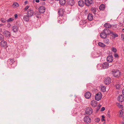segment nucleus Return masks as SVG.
Here are the masks:
<instances>
[{"label": "nucleus", "instance_id": "nucleus-38", "mask_svg": "<svg viewBox=\"0 0 124 124\" xmlns=\"http://www.w3.org/2000/svg\"><path fill=\"white\" fill-rule=\"evenodd\" d=\"M86 23V21L85 20L81 21L80 23V24L81 25H83L85 24Z\"/></svg>", "mask_w": 124, "mask_h": 124}, {"label": "nucleus", "instance_id": "nucleus-31", "mask_svg": "<svg viewBox=\"0 0 124 124\" xmlns=\"http://www.w3.org/2000/svg\"><path fill=\"white\" fill-rule=\"evenodd\" d=\"M121 85L119 84H116V87L117 89H120L121 86Z\"/></svg>", "mask_w": 124, "mask_h": 124}, {"label": "nucleus", "instance_id": "nucleus-50", "mask_svg": "<svg viewBox=\"0 0 124 124\" xmlns=\"http://www.w3.org/2000/svg\"><path fill=\"white\" fill-rule=\"evenodd\" d=\"M105 110V108L104 107H102L101 109V111H103Z\"/></svg>", "mask_w": 124, "mask_h": 124}, {"label": "nucleus", "instance_id": "nucleus-56", "mask_svg": "<svg viewBox=\"0 0 124 124\" xmlns=\"http://www.w3.org/2000/svg\"><path fill=\"white\" fill-rule=\"evenodd\" d=\"M120 105V104L119 103H117V105L118 106V107Z\"/></svg>", "mask_w": 124, "mask_h": 124}, {"label": "nucleus", "instance_id": "nucleus-35", "mask_svg": "<svg viewBox=\"0 0 124 124\" xmlns=\"http://www.w3.org/2000/svg\"><path fill=\"white\" fill-rule=\"evenodd\" d=\"M14 20V18H10L7 20V22L8 23Z\"/></svg>", "mask_w": 124, "mask_h": 124}, {"label": "nucleus", "instance_id": "nucleus-22", "mask_svg": "<svg viewBox=\"0 0 124 124\" xmlns=\"http://www.w3.org/2000/svg\"><path fill=\"white\" fill-rule=\"evenodd\" d=\"M104 26L106 28H110L111 27L112 25L109 23H106L104 24Z\"/></svg>", "mask_w": 124, "mask_h": 124}, {"label": "nucleus", "instance_id": "nucleus-16", "mask_svg": "<svg viewBox=\"0 0 124 124\" xmlns=\"http://www.w3.org/2000/svg\"><path fill=\"white\" fill-rule=\"evenodd\" d=\"M118 100L120 102H122L124 101V97L122 95L118 96Z\"/></svg>", "mask_w": 124, "mask_h": 124}, {"label": "nucleus", "instance_id": "nucleus-7", "mask_svg": "<svg viewBox=\"0 0 124 124\" xmlns=\"http://www.w3.org/2000/svg\"><path fill=\"white\" fill-rule=\"evenodd\" d=\"M1 47L6 48L7 46V42L4 40L1 41L0 43Z\"/></svg>", "mask_w": 124, "mask_h": 124}, {"label": "nucleus", "instance_id": "nucleus-28", "mask_svg": "<svg viewBox=\"0 0 124 124\" xmlns=\"http://www.w3.org/2000/svg\"><path fill=\"white\" fill-rule=\"evenodd\" d=\"M102 64H98L97 66V70H100L102 69Z\"/></svg>", "mask_w": 124, "mask_h": 124}, {"label": "nucleus", "instance_id": "nucleus-18", "mask_svg": "<svg viewBox=\"0 0 124 124\" xmlns=\"http://www.w3.org/2000/svg\"><path fill=\"white\" fill-rule=\"evenodd\" d=\"M107 61L108 62H112L113 60V57L112 55H109L107 58Z\"/></svg>", "mask_w": 124, "mask_h": 124}, {"label": "nucleus", "instance_id": "nucleus-48", "mask_svg": "<svg viewBox=\"0 0 124 124\" xmlns=\"http://www.w3.org/2000/svg\"><path fill=\"white\" fill-rule=\"evenodd\" d=\"M100 120V119L99 118H97L96 119V122H98Z\"/></svg>", "mask_w": 124, "mask_h": 124}, {"label": "nucleus", "instance_id": "nucleus-24", "mask_svg": "<svg viewBox=\"0 0 124 124\" xmlns=\"http://www.w3.org/2000/svg\"><path fill=\"white\" fill-rule=\"evenodd\" d=\"M97 101L93 100L91 102V105H92L93 107H95L97 105Z\"/></svg>", "mask_w": 124, "mask_h": 124}, {"label": "nucleus", "instance_id": "nucleus-52", "mask_svg": "<svg viewBox=\"0 0 124 124\" xmlns=\"http://www.w3.org/2000/svg\"><path fill=\"white\" fill-rule=\"evenodd\" d=\"M17 15L16 14L14 15V16L15 18H16L17 17Z\"/></svg>", "mask_w": 124, "mask_h": 124}, {"label": "nucleus", "instance_id": "nucleus-44", "mask_svg": "<svg viewBox=\"0 0 124 124\" xmlns=\"http://www.w3.org/2000/svg\"><path fill=\"white\" fill-rule=\"evenodd\" d=\"M121 38L122 40L124 41V35L123 34H121Z\"/></svg>", "mask_w": 124, "mask_h": 124}, {"label": "nucleus", "instance_id": "nucleus-26", "mask_svg": "<svg viewBox=\"0 0 124 124\" xmlns=\"http://www.w3.org/2000/svg\"><path fill=\"white\" fill-rule=\"evenodd\" d=\"M34 14L36 17L39 18L40 17V14L39 12L36 11L34 13Z\"/></svg>", "mask_w": 124, "mask_h": 124}, {"label": "nucleus", "instance_id": "nucleus-62", "mask_svg": "<svg viewBox=\"0 0 124 124\" xmlns=\"http://www.w3.org/2000/svg\"><path fill=\"white\" fill-rule=\"evenodd\" d=\"M42 0V1H44L46 0Z\"/></svg>", "mask_w": 124, "mask_h": 124}, {"label": "nucleus", "instance_id": "nucleus-8", "mask_svg": "<svg viewBox=\"0 0 124 124\" xmlns=\"http://www.w3.org/2000/svg\"><path fill=\"white\" fill-rule=\"evenodd\" d=\"M39 10L40 13H43L45 11V8L43 6L40 7L39 8Z\"/></svg>", "mask_w": 124, "mask_h": 124}, {"label": "nucleus", "instance_id": "nucleus-13", "mask_svg": "<svg viewBox=\"0 0 124 124\" xmlns=\"http://www.w3.org/2000/svg\"><path fill=\"white\" fill-rule=\"evenodd\" d=\"M30 17L26 14V13L25 15H24L23 16V20L24 21L28 22L29 20Z\"/></svg>", "mask_w": 124, "mask_h": 124}, {"label": "nucleus", "instance_id": "nucleus-30", "mask_svg": "<svg viewBox=\"0 0 124 124\" xmlns=\"http://www.w3.org/2000/svg\"><path fill=\"white\" fill-rule=\"evenodd\" d=\"M98 44L99 46L101 47H104L106 46V45L104 44L101 42H99Z\"/></svg>", "mask_w": 124, "mask_h": 124}, {"label": "nucleus", "instance_id": "nucleus-49", "mask_svg": "<svg viewBox=\"0 0 124 124\" xmlns=\"http://www.w3.org/2000/svg\"><path fill=\"white\" fill-rule=\"evenodd\" d=\"M102 120L103 121H105V119H104L105 118V117L104 115H102Z\"/></svg>", "mask_w": 124, "mask_h": 124}, {"label": "nucleus", "instance_id": "nucleus-40", "mask_svg": "<svg viewBox=\"0 0 124 124\" xmlns=\"http://www.w3.org/2000/svg\"><path fill=\"white\" fill-rule=\"evenodd\" d=\"M16 6V7H18L19 6L17 2H15L14 3V4H13V6Z\"/></svg>", "mask_w": 124, "mask_h": 124}, {"label": "nucleus", "instance_id": "nucleus-58", "mask_svg": "<svg viewBox=\"0 0 124 124\" xmlns=\"http://www.w3.org/2000/svg\"><path fill=\"white\" fill-rule=\"evenodd\" d=\"M26 4L27 3V1H25L24 2Z\"/></svg>", "mask_w": 124, "mask_h": 124}, {"label": "nucleus", "instance_id": "nucleus-29", "mask_svg": "<svg viewBox=\"0 0 124 124\" xmlns=\"http://www.w3.org/2000/svg\"><path fill=\"white\" fill-rule=\"evenodd\" d=\"M99 8L100 10H103L105 8V6L103 4H101Z\"/></svg>", "mask_w": 124, "mask_h": 124}, {"label": "nucleus", "instance_id": "nucleus-36", "mask_svg": "<svg viewBox=\"0 0 124 124\" xmlns=\"http://www.w3.org/2000/svg\"><path fill=\"white\" fill-rule=\"evenodd\" d=\"M123 109H122L120 110L119 111V114L120 116L121 117L122 116V115L123 114Z\"/></svg>", "mask_w": 124, "mask_h": 124}, {"label": "nucleus", "instance_id": "nucleus-17", "mask_svg": "<svg viewBox=\"0 0 124 124\" xmlns=\"http://www.w3.org/2000/svg\"><path fill=\"white\" fill-rule=\"evenodd\" d=\"M65 11L64 9L63 8H60L58 9V13L60 15H62Z\"/></svg>", "mask_w": 124, "mask_h": 124}, {"label": "nucleus", "instance_id": "nucleus-5", "mask_svg": "<svg viewBox=\"0 0 124 124\" xmlns=\"http://www.w3.org/2000/svg\"><path fill=\"white\" fill-rule=\"evenodd\" d=\"M3 35L5 37L7 38L10 37L11 36V33L9 31H5L2 33Z\"/></svg>", "mask_w": 124, "mask_h": 124}, {"label": "nucleus", "instance_id": "nucleus-51", "mask_svg": "<svg viewBox=\"0 0 124 124\" xmlns=\"http://www.w3.org/2000/svg\"><path fill=\"white\" fill-rule=\"evenodd\" d=\"M118 107L121 108H123L122 105L121 104H120L119 106Z\"/></svg>", "mask_w": 124, "mask_h": 124}, {"label": "nucleus", "instance_id": "nucleus-42", "mask_svg": "<svg viewBox=\"0 0 124 124\" xmlns=\"http://www.w3.org/2000/svg\"><path fill=\"white\" fill-rule=\"evenodd\" d=\"M115 57L116 58H118L119 56L117 54H114Z\"/></svg>", "mask_w": 124, "mask_h": 124}, {"label": "nucleus", "instance_id": "nucleus-57", "mask_svg": "<svg viewBox=\"0 0 124 124\" xmlns=\"http://www.w3.org/2000/svg\"><path fill=\"white\" fill-rule=\"evenodd\" d=\"M3 25V24H0V27H1Z\"/></svg>", "mask_w": 124, "mask_h": 124}, {"label": "nucleus", "instance_id": "nucleus-15", "mask_svg": "<svg viewBox=\"0 0 124 124\" xmlns=\"http://www.w3.org/2000/svg\"><path fill=\"white\" fill-rule=\"evenodd\" d=\"M102 69H107L108 68L109 64L107 62H105L103 63L102 64Z\"/></svg>", "mask_w": 124, "mask_h": 124}, {"label": "nucleus", "instance_id": "nucleus-25", "mask_svg": "<svg viewBox=\"0 0 124 124\" xmlns=\"http://www.w3.org/2000/svg\"><path fill=\"white\" fill-rule=\"evenodd\" d=\"M78 4L80 6L83 7L84 5V2L83 0H80L78 1Z\"/></svg>", "mask_w": 124, "mask_h": 124}, {"label": "nucleus", "instance_id": "nucleus-41", "mask_svg": "<svg viewBox=\"0 0 124 124\" xmlns=\"http://www.w3.org/2000/svg\"><path fill=\"white\" fill-rule=\"evenodd\" d=\"M112 51L114 52L115 53L116 52V48L114 47H113L112 49Z\"/></svg>", "mask_w": 124, "mask_h": 124}, {"label": "nucleus", "instance_id": "nucleus-33", "mask_svg": "<svg viewBox=\"0 0 124 124\" xmlns=\"http://www.w3.org/2000/svg\"><path fill=\"white\" fill-rule=\"evenodd\" d=\"M105 39L104 40V41L105 43L108 44L109 43V40L108 39L105 38Z\"/></svg>", "mask_w": 124, "mask_h": 124}, {"label": "nucleus", "instance_id": "nucleus-53", "mask_svg": "<svg viewBox=\"0 0 124 124\" xmlns=\"http://www.w3.org/2000/svg\"><path fill=\"white\" fill-rule=\"evenodd\" d=\"M108 116H109V115L110 114V112L109 111H108Z\"/></svg>", "mask_w": 124, "mask_h": 124}, {"label": "nucleus", "instance_id": "nucleus-21", "mask_svg": "<svg viewBox=\"0 0 124 124\" xmlns=\"http://www.w3.org/2000/svg\"><path fill=\"white\" fill-rule=\"evenodd\" d=\"M93 15L91 13H89L87 16V19L89 21H92L93 19Z\"/></svg>", "mask_w": 124, "mask_h": 124}, {"label": "nucleus", "instance_id": "nucleus-54", "mask_svg": "<svg viewBox=\"0 0 124 124\" xmlns=\"http://www.w3.org/2000/svg\"><path fill=\"white\" fill-rule=\"evenodd\" d=\"M35 2L37 3H38L39 2V0H35Z\"/></svg>", "mask_w": 124, "mask_h": 124}, {"label": "nucleus", "instance_id": "nucleus-14", "mask_svg": "<svg viewBox=\"0 0 124 124\" xmlns=\"http://www.w3.org/2000/svg\"><path fill=\"white\" fill-rule=\"evenodd\" d=\"M92 95L91 93L89 92H87L85 94V98L87 99L90 98Z\"/></svg>", "mask_w": 124, "mask_h": 124}, {"label": "nucleus", "instance_id": "nucleus-3", "mask_svg": "<svg viewBox=\"0 0 124 124\" xmlns=\"http://www.w3.org/2000/svg\"><path fill=\"white\" fill-rule=\"evenodd\" d=\"M113 74L115 77H118L120 75V72L118 70H115L112 71Z\"/></svg>", "mask_w": 124, "mask_h": 124}, {"label": "nucleus", "instance_id": "nucleus-59", "mask_svg": "<svg viewBox=\"0 0 124 124\" xmlns=\"http://www.w3.org/2000/svg\"><path fill=\"white\" fill-rule=\"evenodd\" d=\"M122 31H123L124 32V28H123V29L122 30Z\"/></svg>", "mask_w": 124, "mask_h": 124}, {"label": "nucleus", "instance_id": "nucleus-43", "mask_svg": "<svg viewBox=\"0 0 124 124\" xmlns=\"http://www.w3.org/2000/svg\"><path fill=\"white\" fill-rule=\"evenodd\" d=\"M29 8V6H27L24 9V10L25 11H26Z\"/></svg>", "mask_w": 124, "mask_h": 124}, {"label": "nucleus", "instance_id": "nucleus-27", "mask_svg": "<svg viewBox=\"0 0 124 124\" xmlns=\"http://www.w3.org/2000/svg\"><path fill=\"white\" fill-rule=\"evenodd\" d=\"M59 3L60 4L62 5H63L66 3L65 0H60Z\"/></svg>", "mask_w": 124, "mask_h": 124}, {"label": "nucleus", "instance_id": "nucleus-45", "mask_svg": "<svg viewBox=\"0 0 124 124\" xmlns=\"http://www.w3.org/2000/svg\"><path fill=\"white\" fill-rule=\"evenodd\" d=\"M102 91L103 92H105L106 91L105 88L104 87H102L101 88V90H102Z\"/></svg>", "mask_w": 124, "mask_h": 124}, {"label": "nucleus", "instance_id": "nucleus-37", "mask_svg": "<svg viewBox=\"0 0 124 124\" xmlns=\"http://www.w3.org/2000/svg\"><path fill=\"white\" fill-rule=\"evenodd\" d=\"M111 34L114 35L115 37H118V35L116 33H114L111 31Z\"/></svg>", "mask_w": 124, "mask_h": 124}, {"label": "nucleus", "instance_id": "nucleus-46", "mask_svg": "<svg viewBox=\"0 0 124 124\" xmlns=\"http://www.w3.org/2000/svg\"><path fill=\"white\" fill-rule=\"evenodd\" d=\"M58 22L60 23H62L63 22L62 21V19H61V20H58Z\"/></svg>", "mask_w": 124, "mask_h": 124}, {"label": "nucleus", "instance_id": "nucleus-9", "mask_svg": "<svg viewBox=\"0 0 124 124\" xmlns=\"http://www.w3.org/2000/svg\"><path fill=\"white\" fill-rule=\"evenodd\" d=\"M111 81L110 78L109 77H108L105 78L104 82L106 85H108L110 83Z\"/></svg>", "mask_w": 124, "mask_h": 124}, {"label": "nucleus", "instance_id": "nucleus-60", "mask_svg": "<svg viewBox=\"0 0 124 124\" xmlns=\"http://www.w3.org/2000/svg\"><path fill=\"white\" fill-rule=\"evenodd\" d=\"M121 124H124V123L123 122H122Z\"/></svg>", "mask_w": 124, "mask_h": 124}, {"label": "nucleus", "instance_id": "nucleus-63", "mask_svg": "<svg viewBox=\"0 0 124 124\" xmlns=\"http://www.w3.org/2000/svg\"><path fill=\"white\" fill-rule=\"evenodd\" d=\"M15 64V66H16V64Z\"/></svg>", "mask_w": 124, "mask_h": 124}, {"label": "nucleus", "instance_id": "nucleus-10", "mask_svg": "<svg viewBox=\"0 0 124 124\" xmlns=\"http://www.w3.org/2000/svg\"><path fill=\"white\" fill-rule=\"evenodd\" d=\"M84 121L86 123H89L91 122V119L88 116H85L84 118Z\"/></svg>", "mask_w": 124, "mask_h": 124}, {"label": "nucleus", "instance_id": "nucleus-23", "mask_svg": "<svg viewBox=\"0 0 124 124\" xmlns=\"http://www.w3.org/2000/svg\"><path fill=\"white\" fill-rule=\"evenodd\" d=\"M85 2L86 5L88 6H89L90 4H92V1L91 2L88 0H85Z\"/></svg>", "mask_w": 124, "mask_h": 124}, {"label": "nucleus", "instance_id": "nucleus-20", "mask_svg": "<svg viewBox=\"0 0 124 124\" xmlns=\"http://www.w3.org/2000/svg\"><path fill=\"white\" fill-rule=\"evenodd\" d=\"M74 1L73 0H67V3L69 5H73L74 4Z\"/></svg>", "mask_w": 124, "mask_h": 124}, {"label": "nucleus", "instance_id": "nucleus-55", "mask_svg": "<svg viewBox=\"0 0 124 124\" xmlns=\"http://www.w3.org/2000/svg\"><path fill=\"white\" fill-rule=\"evenodd\" d=\"M122 92L123 94L124 95V88Z\"/></svg>", "mask_w": 124, "mask_h": 124}, {"label": "nucleus", "instance_id": "nucleus-19", "mask_svg": "<svg viewBox=\"0 0 124 124\" xmlns=\"http://www.w3.org/2000/svg\"><path fill=\"white\" fill-rule=\"evenodd\" d=\"M101 55V53L100 52H95L94 54L93 55V56L94 57H99Z\"/></svg>", "mask_w": 124, "mask_h": 124}, {"label": "nucleus", "instance_id": "nucleus-64", "mask_svg": "<svg viewBox=\"0 0 124 124\" xmlns=\"http://www.w3.org/2000/svg\"><path fill=\"white\" fill-rule=\"evenodd\" d=\"M123 51H124V49L123 50Z\"/></svg>", "mask_w": 124, "mask_h": 124}, {"label": "nucleus", "instance_id": "nucleus-32", "mask_svg": "<svg viewBox=\"0 0 124 124\" xmlns=\"http://www.w3.org/2000/svg\"><path fill=\"white\" fill-rule=\"evenodd\" d=\"M4 36L2 34H0V40L3 41L4 40Z\"/></svg>", "mask_w": 124, "mask_h": 124}, {"label": "nucleus", "instance_id": "nucleus-12", "mask_svg": "<svg viewBox=\"0 0 124 124\" xmlns=\"http://www.w3.org/2000/svg\"><path fill=\"white\" fill-rule=\"evenodd\" d=\"M18 27L17 26L15 25L11 27V29L14 32H16L18 31Z\"/></svg>", "mask_w": 124, "mask_h": 124}, {"label": "nucleus", "instance_id": "nucleus-34", "mask_svg": "<svg viewBox=\"0 0 124 124\" xmlns=\"http://www.w3.org/2000/svg\"><path fill=\"white\" fill-rule=\"evenodd\" d=\"M92 12L94 14H95L96 11V9L95 8H92L91 9Z\"/></svg>", "mask_w": 124, "mask_h": 124}, {"label": "nucleus", "instance_id": "nucleus-61", "mask_svg": "<svg viewBox=\"0 0 124 124\" xmlns=\"http://www.w3.org/2000/svg\"><path fill=\"white\" fill-rule=\"evenodd\" d=\"M123 23H124V18L123 19Z\"/></svg>", "mask_w": 124, "mask_h": 124}, {"label": "nucleus", "instance_id": "nucleus-4", "mask_svg": "<svg viewBox=\"0 0 124 124\" xmlns=\"http://www.w3.org/2000/svg\"><path fill=\"white\" fill-rule=\"evenodd\" d=\"M27 14L30 17H32L34 13L33 10L31 8H30L27 10Z\"/></svg>", "mask_w": 124, "mask_h": 124}, {"label": "nucleus", "instance_id": "nucleus-11", "mask_svg": "<svg viewBox=\"0 0 124 124\" xmlns=\"http://www.w3.org/2000/svg\"><path fill=\"white\" fill-rule=\"evenodd\" d=\"M15 61L13 59H9L7 62V64L8 65H12V64H14V63H16Z\"/></svg>", "mask_w": 124, "mask_h": 124}, {"label": "nucleus", "instance_id": "nucleus-1", "mask_svg": "<svg viewBox=\"0 0 124 124\" xmlns=\"http://www.w3.org/2000/svg\"><path fill=\"white\" fill-rule=\"evenodd\" d=\"M111 32V31L109 29L107 28H105L100 34V36L102 38H106L108 35H110Z\"/></svg>", "mask_w": 124, "mask_h": 124}, {"label": "nucleus", "instance_id": "nucleus-47", "mask_svg": "<svg viewBox=\"0 0 124 124\" xmlns=\"http://www.w3.org/2000/svg\"><path fill=\"white\" fill-rule=\"evenodd\" d=\"M7 25L8 27V28H9L10 27H11V24L9 23H8Z\"/></svg>", "mask_w": 124, "mask_h": 124}, {"label": "nucleus", "instance_id": "nucleus-39", "mask_svg": "<svg viewBox=\"0 0 124 124\" xmlns=\"http://www.w3.org/2000/svg\"><path fill=\"white\" fill-rule=\"evenodd\" d=\"M1 21L3 23H4L6 22L7 20L3 18H1Z\"/></svg>", "mask_w": 124, "mask_h": 124}, {"label": "nucleus", "instance_id": "nucleus-6", "mask_svg": "<svg viewBox=\"0 0 124 124\" xmlns=\"http://www.w3.org/2000/svg\"><path fill=\"white\" fill-rule=\"evenodd\" d=\"M93 112V109L91 107L87 108L86 109L85 112L87 114L90 115Z\"/></svg>", "mask_w": 124, "mask_h": 124}, {"label": "nucleus", "instance_id": "nucleus-2", "mask_svg": "<svg viewBox=\"0 0 124 124\" xmlns=\"http://www.w3.org/2000/svg\"><path fill=\"white\" fill-rule=\"evenodd\" d=\"M102 95L101 92H98L95 95V99L96 100L99 101L101 98Z\"/></svg>", "mask_w": 124, "mask_h": 124}]
</instances>
